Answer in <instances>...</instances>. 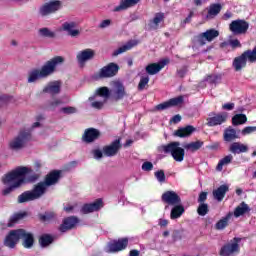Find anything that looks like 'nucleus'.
I'll use <instances>...</instances> for the list:
<instances>
[{"label": "nucleus", "instance_id": "1", "mask_svg": "<svg viewBox=\"0 0 256 256\" xmlns=\"http://www.w3.org/2000/svg\"><path fill=\"white\" fill-rule=\"evenodd\" d=\"M205 143L201 140L195 142L186 143L181 148V142H171L166 145L159 146L158 150L160 153H166V155H171L174 161L181 163L185 159V150L190 151V153H195L203 147Z\"/></svg>", "mask_w": 256, "mask_h": 256}, {"label": "nucleus", "instance_id": "14", "mask_svg": "<svg viewBox=\"0 0 256 256\" xmlns=\"http://www.w3.org/2000/svg\"><path fill=\"white\" fill-rule=\"evenodd\" d=\"M20 236L21 229L10 231L4 240L5 247H9V249H15V246L20 241Z\"/></svg>", "mask_w": 256, "mask_h": 256}, {"label": "nucleus", "instance_id": "55", "mask_svg": "<svg viewBox=\"0 0 256 256\" xmlns=\"http://www.w3.org/2000/svg\"><path fill=\"white\" fill-rule=\"evenodd\" d=\"M204 201H207V192H201L198 197V203H204Z\"/></svg>", "mask_w": 256, "mask_h": 256}, {"label": "nucleus", "instance_id": "38", "mask_svg": "<svg viewBox=\"0 0 256 256\" xmlns=\"http://www.w3.org/2000/svg\"><path fill=\"white\" fill-rule=\"evenodd\" d=\"M247 123V116L245 114H236L232 117L233 125H243Z\"/></svg>", "mask_w": 256, "mask_h": 256}, {"label": "nucleus", "instance_id": "30", "mask_svg": "<svg viewBox=\"0 0 256 256\" xmlns=\"http://www.w3.org/2000/svg\"><path fill=\"white\" fill-rule=\"evenodd\" d=\"M88 101H90V105L93 109H101L104 107L105 103H107V101L103 98H100L99 95L89 97Z\"/></svg>", "mask_w": 256, "mask_h": 256}, {"label": "nucleus", "instance_id": "56", "mask_svg": "<svg viewBox=\"0 0 256 256\" xmlns=\"http://www.w3.org/2000/svg\"><path fill=\"white\" fill-rule=\"evenodd\" d=\"M109 25H111V20L106 19L100 23L99 27H100V29H105V28L109 27Z\"/></svg>", "mask_w": 256, "mask_h": 256}, {"label": "nucleus", "instance_id": "20", "mask_svg": "<svg viewBox=\"0 0 256 256\" xmlns=\"http://www.w3.org/2000/svg\"><path fill=\"white\" fill-rule=\"evenodd\" d=\"M183 103V96H178L176 98H172L167 102H163L158 104L155 109L156 111H165V109H169V107H177V105H181Z\"/></svg>", "mask_w": 256, "mask_h": 256}, {"label": "nucleus", "instance_id": "6", "mask_svg": "<svg viewBox=\"0 0 256 256\" xmlns=\"http://www.w3.org/2000/svg\"><path fill=\"white\" fill-rule=\"evenodd\" d=\"M227 119H229V113L227 112H211L209 114V118H207V125L208 127H217V125H223V123H226Z\"/></svg>", "mask_w": 256, "mask_h": 256}, {"label": "nucleus", "instance_id": "4", "mask_svg": "<svg viewBox=\"0 0 256 256\" xmlns=\"http://www.w3.org/2000/svg\"><path fill=\"white\" fill-rule=\"evenodd\" d=\"M64 61L65 58H63V56H56L48 60L40 70L33 69L28 73V83H35L36 81H39V79H46L49 75H53L57 66L62 65Z\"/></svg>", "mask_w": 256, "mask_h": 256}, {"label": "nucleus", "instance_id": "47", "mask_svg": "<svg viewBox=\"0 0 256 256\" xmlns=\"http://www.w3.org/2000/svg\"><path fill=\"white\" fill-rule=\"evenodd\" d=\"M126 9H129V0H122L120 2V5L114 8V11L119 12V11H125Z\"/></svg>", "mask_w": 256, "mask_h": 256}, {"label": "nucleus", "instance_id": "40", "mask_svg": "<svg viewBox=\"0 0 256 256\" xmlns=\"http://www.w3.org/2000/svg\"><path fill=\"white\" fill-rule=\"evenodd\" d=\"M163 19H165V14L157 13L152 20V29H159V23H162Z\"/></svg>", "mask_w": 256, "mask_h": 256}, {"label": "nucleus", "instance_id": "45", "mask_svg": "<svg viewBox=\"0 0 256 256\" xmlns=\"http://www.w3.org/2000/svg\"><path fill=\"white\" fill-rule=\"evenodd\" d=\"M129 51V43L124 44L123 46H120L114 52L112 53V57H117L119 55H122V53H127Z\"/></svg>", "mask_w": 256, "mask_h": 256}, {"label": "nucleus", "instance_id": "2", "mask_svg": "<svg viewBox=\"0 0 256 256\" xmlns=\"http://www.w3.org/2000/svg\"><path fill=\"white\" fill-rule=\"evenodd\" d=\"M61 177V172L52 171L50 172L44 182L38 183L32 191H26L18 196V203H27L29 201H35V199H39L45 194L47 191V187H51V185H55L59 178Z\"/></svg>", "mask_w": 256, "mask_h": 256}, {"label": "nucleus", "instance_id": "60", "mask_svg": "<svg viewBox=\"0 0 256 256\" xmlns=\"http://www.w3.org/2000/svg\"><path fill=\"white\" fill-rule=\"evenodd\" d=\"M159 225H160V227H167V225H169V221H167L165 219H160Z\"/></svg>", "mask_w": 256, "mask_h": 256}, {"label": "nucleus", "instance_id": "63", "mask_svg": "<svg viewBox=\"0 0 256 256\" xmlns=\"http://www.w3.org/2000/svg\"><path fill=\"white\" fill-rule=\"evenodd\" d=\"M41 167H42L41 162H39V161L35 162L34 169L36 171H39L41 169Z\"/></svg>", "mask_w": 256, "mask_h": 256}, {"label": "nucleus", "instance_id": "58", "mask_svg": "<svg viewBox=\"0 0 256 256\" xmlns=\"http://www.w3.org/2000/svg\"><path fill=\"white\" fill-rule=\"evenodd\" d=\"M170 121L171 123H175V124L181 123V115L177 114L173 116Z\"/></svg>", "mask_w": 256, "mask_h": 256}, {"label": "nucleus", "instance_id": "29", "mask_svg": "<svg viewBox=\"0 0 256 256\" xmlns=\"http://www.w3.org/2000/svg\"><path fill=\"white\" fill-rule=\"evenodd\" d=\"M250 212L251 208L249 207V205H247V203L245 202H242L235 208L233 215L234 217L238 218Z\"/></svg>", "mask_w": 256, "mask_h": 256}, {"label": "nucleus", "instance_id": "32", "mask_svg": "<svg viewBox=\"0 0 256 256\" xmlns=\"http://www.w3.org/2000/svg\"><path fill=\"white\" fill-rule=\"evenodd\" d=\"M221 79H223V76L221 74H211V75H208L204 79V81H206V83H208L209 85L217 87V85L221 83Z\"/></svg>", "mask_w": 256, "mask_h": 256}, {"label": "nucleus", "instance_id": "19", "mask_svg": "<svg viewBox=\"0 0 256 256\" xmlns=\"http://www.w3.org/2000/svg\"><path fill=\"white\" fill-rule=\"evenodd\" d=\"M78 223H79V218H77L75 216L67 217L63 220V222L60 226V231L62 233L71 231V229H75V227H77Z\"/></svg>", "mask_w": 256, "mask_h": 256}, {"label": "nucleus", "instance_id": "43", "mask_svg": "<svg viewBox=\"0 0 256 256\" xmlns=\"http://www.w3.org/2000/svg\"><path fill=\"white\" fill-rule=\"evenodd\" d=\"M27 215V213H18V214H14L11 218H10V222L8 223V227H13V225H15V223H17V221H21V219H23V217H25Z\"/></svg>", "mask_w": 256, "mask_h": 256}, {"label": "nucleus", "instance_id": "36", "mask_svg": "<svg viewBox=\"0 0 256 256\" xmlns=\"http://www.w3.org/2000/svg\"><path fill=\"white\" fill-rule=\"evenodd\" d=\"M232 161L233 155L229 154L225 156L218 162V165L216 166L217 171H223V167H225V165H229V163H231Z\"/></svg>", "mask_w": 256, "mask_h": 256}, {"label": "nucleus", "instance_id": "22", "mask_svg": "<svg viewBox=\"0 0 256 256\" xmlns=\"http://www.w3.org/2000/svg\"><path fill=\"white\" fill-rule=\"evenodd\" d=\"M62 30L70 37H79L81 35V30L77 28V23L75 22H64L62 24Z\"/></svg>", "mask_w": 256, "mask_h": 256}, {"label": "nucleus", "instance_id": "51", "mask_svg": "<svg viewBox=\"0 0 256 256\" xmlns=\"http://www.w3.org/2000/svg\"><path fill=\"white\" fill-rule=\"evenodd\" d=\"M141 169L142 171H146V172L153 171V163L146 161L142 164Z\"/></svg>", "mask_w": 256, "mask_h": 256}, {"label": "nucleus", "instance_id": "42", "mask_svg": "<svg viewBox=\"0 0 256 256\" xmlns=\"http://www.w3.org/2000/svg\"><path fill=\"white\" fill-rule=\"evenodd\" d=\"M39 243L42 247H47L53 243V237L49 234H44L40 237Z\"/></svg>", "mask_w": 256, "mask_h": 256}, {"label": "nucleus", "instance_id": "18", "mask_svg": "<svg viewBox=\"0 0 256 256\" xmlns=\"http://www.w3.org/2000/svg\"><path fill=\"white\" fill-rule=\"evenodd\" d=\"M20 240H22V245L25 249H31L33 243H35L33 234L25 229H20Z\"/></svg>", "mask_w": 256, "mask_h": 256}, {"label": "nucleus", "instance_id": "21", "mask_svg": "<svg viewBox=\"0 0 256 256\" xmlns=\"http://www.w3.org/2000/svg\"><path fill=\"white\" fill-rule=\"evenodd\" d=\"M197 131V128L192 125H188L185 127H180L176 131H174V137H180V139H185L187 137H191L193 133Z\"/></svg>", "mask_w": 256, "mask_h": 256}, {"label": "nucleus", "instance_id": "59", "mask_svg": "<svg viewBox=\"0 0 256 256\" xmlns=\"http://www.w3.org/2000/svg\"><path fill=\"white\" fill-rule=\"evenodd\" d=\"M139 45V40L133 39L129 41V49H132V47H137Z\"/></svg>", "mask_w": 256, "mask_h": 256}, {"label": "nucleus", "instance_id": "33", "mask_svg": "<svg viewBox=\"0 0 256 256\" xmlns=\"http://www.w3.org/2000/svg\"><path fill=\"white\" fill-rule=\"evenodd\" d=\"M183 213H185V208L182 205L176 204L171 210L170 219H179Z\"/></svg>", "mask_w": 256, "mask_h": 256}, {"label": "nucleus", "instance_id": "50", "mask_svg": "<svg viewBox=\"0 0 256 256\" xmlns=\"http://www.w3.org/2000/svg\"><path fill=\"white\" fill-rule=\"evenodd\" d=\"M42 221H51V219H55V213L54 212H46L45 215H42L40 217Z\"/></svg>", "mask_w": 256, "mask_h": 256}, {"label": "nucleus", "instance_id": "24", "mask_svg": "<svg viewBox=\"0 0 256 256\" xmlns=\"http://www.w3.org/2000/svg\"><path fill=\"white\" fill-rule=\"evenodd\" d=\"M101 133L99 130L95 128H88L85 130L82 139L85 143H93V141H97L99 139Z\"/></svg>", "mask_w": 256, "mask_h": 256}, {"label": "nucleus", "instance_id": "7", "mask_svg": "<svg viewBox=\"0 0 256 256\" xmlns=\"http://www.w3.org/2000/svg\"><path fill=\"white\" fill-rule=\"evenodd\" d=\"M229 29L234 35H245L249 30V22L241 19L233 20L229 25Z\"/></svg>", "mask_w": 256, "mask_h": 256}, {"label": "nucleus", "instance_id": "16", "mask_svg": "<svg viewBox=\"0 0 256 256\" xmlns=\"http://www.w3.org/2000/svg\"><path fill=\"white\" fill-rule=\"evenodd\" d=\"M162 201L168 205H181V197L175 191H166L162 194Z\"/></svg>", "mask_w": 256, "mask_h": 256}, {"label": "nucleus", "instance_id": "26", "mask_svg": "<svg viewBox=\"0 0 256 256\" xmlns=\"http://www.w3.org/2000/svg\"><path fill=\"white\" fill-rule=\"evenodd\" d=\"M229 151L234 155H239L241 153H247L249 151V146L241 142H233L229 147Z\"/></svg>", "mask_w": 256, "mask_h": 256}, {"label": "nucleus", "instance_id": "9", "mask_svg": "<svg viewBox=\"0 0 256 256\" xmlns=\"http://www.w3.org/2000/svg\"><path fill=\"white\" fill-rule=\"evenodd\" d=\"M217 37H219V31L215 29H209L198 35L197 43L201 46L207 45V42L211 43V41H214V39H217Z\"/></svg>", "mask_w": 256, "mask_h": 256}, {"label": "nucleus", "instance_id": "28", "mask_svg": "<svg viewBox=\"0 0 256 256\" xmlns=\"http://www.w3.org/2000/svg\"><path fill=\"white\" fill-rule=\"evenodd\" d=\"M233 217V212H229L226 216L222 217L216 224H215V229L217 231H223L228 225L229 221Z\"/></svg>", "mask_w": 256, "mask_h": 256}, {"label": "nucleus", "instance_id": "5", "mask_svg": "<svg viewBox=\"0 0 256 256\" xmlns=\"http://www.w3.org/2000/svg\"><path fill=\"white\" fill-rule=\"evenodd\" d=\"M239 243H241V238L234 237L232 240H230L228 243H226L224 246L221 247L220 255L231 256L235 253H239L240 251Z\"/></svg>", "mask_w": 256, "mask_h": 256}, {"label": "nucleus", "instance_id": "34", "mask_svg": "<svg viewBox=\"0 0 256 256\" xmlns=\"http://www.w3.org/2000/svg\"><path fill=\"white\" fill-rule=\"evenodd\" d=\"M222 6L221 4H211L208 9L207 19L217 17L221 13Z\"/></svg>", "mask_w": 256, "mask_h": 256}, {"label": "nucleus", "instance_id": "62", "mask_svg": "<svg viewBox=\"0 0 256 256\" xmlns=\"http://www.w3.org/2000/svg\"><path fill=\"white\" fill-rule=\"evenodd\" d=\"M141 252L139 250H131L129 256H139Z\"/></svg>", "mask_w": 256, "mask_h": 256}, {"label": "nucleus", "instance_id": "39", "mask_svg": "<svg viewBox=\"0 0 256 256\" xmlns=\"http://www.w3.org/2000/svg\"><path fill=\"white\" fill-rule=\"evenodd\" d=\"M221 47H232V49L241 48V42L238 39H232L228 42H222Z\"/></svg>", "mask_w": 256, "mask_h": 256}, {"label": "nucleus", "instance_id": "52", "mask_svg": "<svg viewBox=\"0 0 256 256\" xmlns=\"http://www.w3.org/2000/svg\"><path fill=\"white\" fill-rule=\"evenodd\" d=\"M256 126H247L242 130V135H251V133H255Z\"/></svg>", "mask_w": 256, "mask_h": 256}, {"label": "nucleus", "instance_id": "37", "mask_svg": "<svg viewBox=\"0 0 256 256\" xmlns=\"http://www.w3.org/2000/svg\"><path fill=\"white\" fill-rule=\"evenodd\" d=\"M38 34L40 37H46L48 39H55V32L51 31V29L45 27V28H40L38 30Z\"/></svg>", "mask_w": 256, "mask_h": 256}, {"label": "nucleus", "instance_id": "8", "mask_svg": "<svg viewBox=\"0 0 256 256\" xmlns=\"http://www.w3.org/2000/svg\"><path fill=\"white\" fill-rule=\"evenodd\" d=\"M110 93L116 99V101H119V99H123L125 95H127V92L125 91V85H123V82L119 80H114L110 82Z\"/></svg>", "mask_w": 256, "mask_h": 256}, {"label": "nucleus", "instance_id": "61", "mask_svg": "<svg viewBox=\"0 0 256 256\" xmlns=\"http://www.w3.org/2000/svg\"><path fill=\"white\" fill-rule=\"evenodd\" d=\"M192 18H193V12H190L188 17L185 18L184 24L191 23Z\"/></svg>", "mask_w": 256, "mask_h": 256}, {"label": "nucleus", "instance_id": "64", "mask_svg": "<svg viewBox=\"0 0 256 256\" xmlns=\"http://www.w3.org/2000/svg\"><path fill=\"white\" fill-rule=\"evenodd\" d=\"M141 0H129V7H133L134 5H137Z\"/></svg>", "mask_w": 256, "mask_h": 256}, {"label": "nucleus", "instance_id": "12", "mask_svg": "<svg viewBox=\"0 0 256 256\" xmlns=\"http://www.w3.org/2000/svg\"><path fill=\"white\" fill-rule=\"evenodd\" d=\"M29 139H31V132L29 130L21 131L18 137L11 141L10 147L11 149H21Z\"/></svg>", "mask_w": 256, "mask_h": 256}, {"label": "nucleus", "instance_id": "13", "mask_svg": "<svg viewBox=\"0 0 256 256\" xmlns=\"http://www.w3.org/2000/svg\"><path fill=\"white\" fill-rule=\"evenodd\" d=\"M128 245H129V240L127 238L112 240L108 244V253H119V251H123V249H127Z\"/></svg>", "mask_w": 256, "mask_h": 256}, {"label": "nucleus", "instance_id": "46", "mask_svg": "<svg viewBox=\"0 0 256 256\" xmlns=\"http://www.w3.org/2000/svg\"><path fill=\"white\" fill-rule=\"evenodd\" d=\"M147 85H149V75L141 76L140 82L138 84L139 91H143Z\"/></svg>", "mask_w": 256, "mask_h": 256}, {"label": "nucleus", "instance_id": "48", "mask_svg": "<svg viewBox=\"0 0 256 256\" xmlns=\"http://www.w3.org/2000/svg\"><path fill=\"white\" fill-rule=\"evenodd\" d=\"M154 176L156 177L159 183H165V171L158 170L154 173Z\"/></svg>", "mask_w": 256, "mask_h": 256}, {"label": "nucleus", "instance_id": "27", "mask_svg": "<svg viewBox=\"0 0 256 256\" xmlns=\"http://www.w3.org/2000/svg\"><path fill=\"white\" fill-rule=\"evenodd\" d=\"M229 192V186L226 184L221 185L216 190L213 191V197L216 201H223L225 199V195Z\"/></svg>", "mask_w": 256, "mask_h": 256}, {"label": "nucleus", "instance_id": "17", "mask_svg": "<svg viewBox=\"0 0 256 256\" xmlns=\"http://www.w3.org/2000/svg\"><path fill=\"white\" fill-rule=\"evenodd\" d=\"M120 149H121V141L118 139L112 142L110 145L104 146L102 151L106 157H115V155L119 153Z\"/></svg>", "mask_w": 256, "mask_h": 256}, {"label": "nucleus", "instance_id": "3", "mask_svg": "<svg viewBox=\"0 0 256 256\" xmlns=\"http://www.w3.org/2000/svg\"><path fill=\"white\" fill-rule=\"evenodd\" d=\"M31 169L27 167H18L15 170H12L10 173L6 174L2 178L4 185H7L8 188L2 191V195H9L14 189L21 187L25 183V176L27 173H30Z\"/></svg>", "mask_w": 256, "mask_h": 256}, {"label": "nucleus", "instance_id": "57", "mask_svg": "<svg viewBox=\"0 0 256 256\" xmlns=\"http://www.w3.org/2000/svg\"><path fill=\"white\" fill-rule=\"evenodd\" d=\"M177 75L178 77H180L181 79H183V77H185V75H187V69L185 67L179 69L177 71Z\"/></svg>", "mask_w": 256, "mask_h": 256}, {"label": "nucleus", "instance_id": "15", "mask_svg": "<svg viewBox=\"0 0 256 256\" xmlns=\"http://www.w3.org/2000/svg\"><path fill=\"white\" fill-rule=\"evenodd\" d=\"M95 57V50L93 49H85L80 52H78L76 59L81 67L87 63V61H91V59H94Z\"/></svg>", "mask_w": 256, "mask_h": 256}, {"label": "nucleus", "instance_id": "54", "mask_svg": "<svg viewBox=\"0 0 256 256\" xmlns=\"http://www.w3.org/2000/svg\"><path fill=\"white\" fill-rule=\"evenodd\" d=\"M92 153L94 155V159H101L103 157V152L99 149L93 150Z\"/></svg>", "mask_w": 256, "mask_h": 256}, {"label": "nucleus", "instance_id": "49", "mask_svg": "<svg viewBox=\"0 0 256 256\" xmlns=\"http://www.w3.org/2000/svg\"><path fill=\"white\" fill-rule=\"evenodd\" d=\"M61 111L65 115H73V114L77 113V108H75L73 106H68V107L61 108Z\"/></svg>", "mask_w": 256, "mask_h": 256}, {"label": "nucleus", "instance_id": "11", "mask_svg": "<svg viewBox=\"0 0 256 256\" xmlns=\"http://www.w3.org/2000/svg\"><path fill=\"white\" fill-rule=\"evenodd\" d=\"M119 73V65L115 63H109L104 66L98 73L100 79H109L111 77H115Z\"/></svg>", "mask_w": 256, "mask_h": 256}, {"label": "nucleus", "instance_id": "35", "mask_svg": "<svg viewBox=\"0 0 256 256\" xmlns=\"http://www.w3.org/2000/svg\"><path fill=\"white\" fill-rule=\"evenodd\" d=\"M237 138V131L235 129L229 127L224 131V141L229 143L231 141H235Z\"/></svg>", "mask_w": 256, "mask_h": 256}, {"label": "nucleus", "instance_id": "41", "mask_svg": "<svg viewBox=\"0 0 256 256\" xmlns=\"http://www.w3.org/2000/svg\"><path fill=\"white\" fill-rule=\"evenodd\" d=\"M99 98L101 99H105V101H107V99H109V95H111V90H109V88L107 87H101L97 90V94Z\"/></svg>", "mask_w": 256, "mask_h": 256}, {"label": "nucleus", "instance_id": "23", "mask_svg": "<svg viewBox=\"0 0 256 256\" xmlns=\"http://www.w3.org/2000/svg\"><path fill=\"white\" fill-rule=\"evenodd\" d=\"M167 63H169V60H162L158 63L148 64L145 67V71L148 75H157V73H159V71H161V69H163Z\"/></svg>", "mask_w": 256, "mask_h": 256}, {"label": "nucleus", "instance_id": "25", "mask_svg": "<svg viewBox=\"0 0 256 256\" xmlns=\"http://www.w3.org/2000/svg\"><path fill=\"white\" fill-rule=\"evenodd\" d=\"M103 207V200L97 199L93 203L85 204L81 211L82 213H93L94 211H99Z\"/></svg>", "mask_w": 256, "mask_h": 256}, {"label": "nucleus", "instance_id": "53", "mask_svg": "<svg viewBox=\"0 0 256 256\" xmlns=\"http://www.w3.org/2000/svg\"><path fill=\"white\" fill-rule=\"evenodd\" d=\"M222 109L224 111H233V109H235V103H225L223 106H222Z\"/></svg>", "mask_w": 256, "mask_h": 256}, {"label": "nucleus", "instance_id": "44", "mask_svg": "<svg viewBox=\"0 0 256 256\" xmlns=\"http://www.w3.org/2000/svg\"><path fill=\"white\" fill-rule=\"evenodd\" d=\"M197 213L200 215V217H205L207 213H209V205L205 203H200L198 208H197Z\"/></svg>", "mask_w": 256, "mask_h": 256}, {"label": "nucleus", "instance_id": "31", "mask_svg": "<svg viewBox=\"0 0 256 256\" xmlns=\"http://www.w3.org/2000/svg\"><path fill=\"white\" fill-rule=\"evenodd\" d=\"M44 93H50V95H57L61 92V83L55 81L51 82L44 88Z\"/></svg>", "mask_w": 256, "mask_h": 256}, {"label": "nucleus", "instance_id": "10", "mask_svg": "<svg viewBox=\"0 0 256 256\" xmlns=\"http://www.w3.org/2000/svg\"><path fill=\"white\" fill-rule=\"evenodd\" d=\"M61 1L55 0L50 1L48 3H45L39 10L40 15L42 17H46V15H51V13H56V11H59L61 9Z\"/></svg>", "mask_w": 256, "mask_h": 256}]
</instances>
